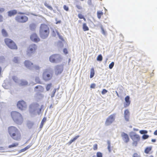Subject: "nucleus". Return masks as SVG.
Masks as SVG:
<instances>
[{
    "label": "nucleus",
    "instance_id": "5",
    "mask_svg": "<svg viewBox=\"0 0 157 157\" xmlns=\"http://www.w3.org/2000/svg\"><path fill=\"white\" fill-rule=\"evenodd\" d=\"M18 14L17 15L15 18V19L16 21L19 23H24L28 21V17L24 15V13L19 12Z\"/></svg>",
    "mask_w": 157,
    "mask_h": 157
},
{
    "label": "nucleus",
    "instance_id": "64",
    "mask_svg": "<svg viewBox=\"0 0 157 157\" xmlns=\"http://www.w3.org/2000/svg\"><path fill=\"white\" fill-rule=\"evenodd\" d=\"M107 122H108V118H107L106 120L105 124L106 125L107 124Z\"/></svg>",
    "mask_w": 157,
    "mask_h": 157
},
{
    "label": "nucleus",
    "instance_id": "37",
    "mask_svg": "<svg viewBox=\"0 0 157 157\" xmlns=\"http://www.w3.org/2000/svg\"><path fill=\"white\" fill-rule=\"evenodd\" d=\"M140 133L142 134H146L147 133V131L145 130H141L140 131Z\"/></svg>",
    "mask_w": 157,
    "mask_h": 157
},
{
    "label": "nucleus",
    "instance_id": "61",
    "mask_svg": "<svg viewBox=\"0 0 157 157\" xmlns=\"http://www.w3.org/2000/svg\"><path fill=\"white\" fill-rule=\"evenodd\" d=\"M101 29H102V33L103 34H105V33L104 30V29L102 28H101Z\"/></svg>",
    "mask_w": 157,
    "mask_h": 157
},
{
    "label": "nucleus",
    "instance_id": "23",
    "mask_svg": "<svg viewBox=\"0 0 157 157\" xmlns=\"http://www.w3.org/2000/svg\"><path fill=\"white\" fill-rule=\"evenodd\" d=\"M19 84L21 86H25L27 85L28 83L25 80H21L19 81Z\"/></svg>",
    "mask_w": 157,
    "mask_h": 157
},
{
    "label": "nucleus",
    "instance_id": "44",
    "mask_svg": "<svg viewBox=\"0 0 157 157\" xmlns=\"http://www.w3.org/2000/svg\"><path fill=\"white\" fill-rule=\"evenodd\" d=\"M97 144H94L93 145V149L94 150H97Z\"/></svg>",
    "mask_w": 157,
    "mask_h": 157
},
{
    "label": "nucleus",
    "instance_id": "54",
    "mask_svg": "<svg viewBox=\"0 0 157 157\" xmlns=\"http://www.w3.org/2000/svg\"><path fill=\"white\" fill-rule=\"evenodd\" d=\"M63 52L65 54H67V50L66 48H64L63 49Z\"/></svg>",
    "mask_w": 157,
    "mask_h": 157
},
{
    "label": "nucleus",
    "instance_id": "4",
    "mask_svg": "<svg viewBox=\"0 0 157 157\" xmlns=\"http://www.w3.org/2000/svg\"><path fill=\"white\" fill-rule=\"evenodd\" d=\"M53 74V70L49 68L44 70L43 74V78L45 81L50 80L52 78Z\"/></svg>",
    "mask_w": 157,
    "mask_h": 157
},
{
    "label": "nucleus",
    "instance_id": "28",
    "mask_svg": "<svg viewBox=\"0 0 157 157\" xmlns=\"http://www.w3.org/2000/svg\"><path fill=\"white\" fill-rule=\"evenodd\" d=\"M94 74V69L93 68H92L90 69V78H93Z\"/></svg>",
    "mask_w": 157,
    "mask_h": 157
},
{
    "label": "nucleus",
    "instance_id": "36",
    "mask_svg": "<svg viewBox=\"0 0 157 157\" xmlns=\"http://www.w3.org/2000/svg\"><path fill=\"white\" fill-rule=\"evenodd\" d=\"M102 56L101 55H98L97 57V60L98 61H101L102 60Z\"/></svg>",
    "mask_w": 157,
    "mask_h": 157
},
{
    "label": "nucleus",
    "instance_id": "7",
    "mask_svg": "<svg viewBox=\"0 0 157 157\" xmlns=\"http://www.w3.org/2000/svg\"><path fill=\"white\" fill-rule=\"evenodd\" d=\"M130 136L131 138L133 141V145L135 146H136L138 142L140 140V137L139 135L134 132H132L130 133Z\"/></svg>",
    "mask_w": 157,
    "mask_h": 157
},
{
    "label": "nucleus",
    "instance_id": "52",
    "mask_svg": "<svg viewBox=\"0 0 157 157\" xmlns=\"http://www.w3.org/2000/svg\"><path fill=\"white\" fill-rule=\"evenodd\" d=\"M76 7L79 10H81L82 9V7L79 5H76Z\"/></svg>",
    "mask_w": 157,
    "mask_h": 157
},
{
    "label": "nucleus",
    "instance_id": "48",
    "mask_svg": "<svg viewBox=\"0 0 157 157\" xmlns=\"http://www.w3.org/2000/svg\"><path fill=\"white\" fill-rule=\"evenodd\" d=\"M95 86L96 85L95 84H91L90 87L91 88L94 89L95 88Z\"/></svg>",
    "mask_w": 157,
    "mask_h": 157
},
{
    "label": "nucleus",
    "instance_id": "1",
    "mask_svg": "<svg viewBox=\"0 0 157 157\" xmlns=\"http://www.w3.org/2000/svg\"><path fill=\"white\" fill-rule=\"evenodd\" d=\"M43 106V105H40L36 103H32L29 106V112L32 116L36 114H40Z\"/></svg>",
    "mask_w": 157,
    "mask_h": 157
},
{
    "label": "nucleus",
    "instance_id": "49",
    "mask_svg": "<svg viewBox=\"0 0 157 157\" xmlns=\"http://www.w3.org/2000/svg\"><path fill=\"white\" fill-rule=\"evenodd\" d=\"M107 92V90H105V89H103L102 92H101V93L102 94H105V93H106Z\"/></svg>",
    "mask_w": 157,
    "mask_h": 157
},
{
    "label": "nucleus",
    "instance_id": "27",
    "mask_svg": "<svg viewBox=\"0 0 157 157\" xmlns=\"http://www.w3.org/2000/svg\"><path fill=\"white\" fill-rule=\"evenodd\" d=\"M82 29L84 31H86L89 30V28L87 26L86 23H84L83 24Z\"/></svg>",
    "mask_w": 157,
    "mask_h": 157
},
{
    "label": "nucleus",
    "instance_id": "55",
    "mask_svg": "<svg viewBox=\"0 0 157 157\" xmlns=\"http://www.w3.org/2000/svg\"><path fill=\"white\" fill-rule=\"evenodd\" d=\"M31 146V145H29L28 146H27V147H25V149L26 150H27Z\"/></svg>",
    "mask_w": 157,
    "mask_h": 157
},
{
    "label": "nucleus",
    "instance_id": "18",
    "mask_svg": "<svg viewBox=\"0 0 157 157\" xmlns=\"http://www.w3.org/2000/svg\"><path fill=\"white\" fill-rule=\"evenodd\" d=\"M13 41L10 39L8 38H5L4 40V41L6 45L9 48H12V46H11L10 45Z\"/></svg>",
    "mask_w": 157,
    "mask_h": 157
},
{
    "label": "nucleus",
    "instance_id": "2",
    "mask_svg": "<svg viewBox=\"0 0 157 157\" xmlns=\"http://www.w3.org/2000/svg\"><path fill=\"white\" fill-rule=\"evenodd\" d=\"M11 114L12 118L16 123L21 124L22 123L23 118L20 113L17 111H13Z\"/></svg>",
    "mask_w": 157,
    "mask_h": 157
},
{
    "label": "nucleus",
    "instance_id": "56",
    "mask_svg": "<svg viewBox=\"0 0 157 157\" xmlns=\"http://www.w3.org/2000/svg\"><path fill=\"white\" fill-rule=\"evenodd\" d=\"M26 151V150L25 149V148H24L23 149H22L20 150V152H23Z\"/></svg>",
    "mask_w": 157,
    "mask_h": 157
},
{
    "label": "nucleus",
    "instance_id": "40",
    "mask_svg": "<svg viewBox=\"0 0 157 157\" xmlns=\"http://www.w3.org/2000/svg\"><path fill=\"white\" fill-rule=\"evenodd\" d=\"M56 89H54V90L53 91L52 93V94L51 96V98H53V97L54 96L55 94V93L56 92Z\"/></svg>",
    "mask_w": 157,
    "mask_h": 157
},
{
    "label": "nucleus",
    "instance_id": "13",
    "mask_svg": "<svg viewBox=\"0 0 157 157\" xmlns=\"http://www.w3.org/2000/svg\"><path fill=\"white\" fill-rule=\"evenodd\" d=\"M25 66L30 70L33 69V63L32 62L29 60H25L24 62Z\"/></svg>",
    "mask_w": 157,
    "mask_h": 157
},
{
    "label": "nucleus",
    "instance_id": "62",
    "mask_svg": "<svg viewBox=\"0 0 157 157\" xmlns=\"http://www.w3.org/2000/svg\"><path fill=\"white\" fill-rule=\"evenodd\" d=\"M1 59H4V58L3 57H0V62H2V61L1 60Z\"/></svg>",
    "mask_w": 157,
    "mask_h": 157
},
{
    "label": "nucleus",
    "instance_id": "38",
    "mask_svg": "<svg viewBox=\"0 0 157 157\" xmlns=\"http://www.w3.org/2000/svg\"><path fill=\"white\" fill-rule=\"evenodd\" d=\"M102 154L101 153L98 152L97 153V157H102Z\"/></svg>",
    "mask_w": 157,
    "mask_h": 157
},
{
    "label": "nucleus",
    "instance_id": "33",
    "mask_svg": "<svg viewBox=\"0 0 157 157\" xmlns=\"http://www.w3.org/2000/svg\"><path fill=\"white\" fill-rule=\"evenodd\" d=\"M13 79L14 81L16 82L17 83H19V81L20 80H18V78L16 76H13Z\"/></svg>",
    "mask_w": 157,
    "mask_h": 157
},
{
    "label": "nucleus",
    "instance_id": "15",
    "mask_svg": "<svg viewBox=\"0 0 157 157\" xmlns=\"http://www.w3.org/2000/svg\"><path fill=\"white\" fill-rule=\"evenodd\" d=\"M121 136L123 140L125 143H127L129 142V138L128 134L124 132H123L121 134Z\"/></svg>",
    "mask_w": 157,
    "mask_h": 157
},
{
    "label": "nucleus",
    "instance_id": "47",
    "mask_svg": "<svg viewBox=\"0 0 157 157\" xmlns=\"http://www.w3.org/2000/svg\"><path fill=\"white\" fill-rule=\"evenodd\" d=\"M63 8L65 10H66L67 11L68 10L69 8H68V7L67 6L65 5H64Z\"/></svg>",
    "mask_w": 157,
    "mask_h": 157
},
{
    "label": "nucleus",
    "instance_id": "8",
    "mask_svg": "<svg viewBox=\"0 0 157 157\" xmlns=\"http://www.w3.org/2000/svg\"><path fill=\"white\" fill-rule=\"evenodd\" d=\"M61 59L60 55L59 54H54L51 56L49 57L50 61L53 63L59 62Z\"/></svg>",
    "mask_w": 157,
    "mask_h": 157
},
{
    "label": "nucleus",
    "instance_id": "41",
    "mask_svg": "<svg viewBox=\"0 0 157 157\" xmlns=\"http://www.w3.org/2000/svg\"><path fill=\"white\" fill-rule=\"evenodd\" d=\"M149 137V136L147 135H144L142 136V138L143 139L145 140L148 138Z\"/></svg>",
    "mask_w": 157,
    "mask_h": 157
},
{
    "label": "nucleus",
    "instance_id": "11",
    "mask_svg": "<svg viewBox=\"0 0 157 157\" xmlns=\"http://www.w3.org/2000/svg\"><path fill=\"white\" fill-rule=\"evenodd\" d=\"M63 70V67L62 65L57 66L55 67V74L58 75L60 74Z\"/></svg>",
    "mask_w": 157,
    "mask_h": 157
},
{
    "label": "nucleus",
    "instance_id": "35",
    "mask_svg": "<svg viewBox=\"0 0 157 157\" xmlns=\"http://www.w3.org/2000/svg\"><path fill=\"white\" fill-rule=\"evenodd\" d=\"M52 87V84L50 83L47 85L46 87V89L47 91H48Z\"/></svg>",
    "mask_w": 157,
    "mask_h": 157
},
{
    "label": "nucleus",
    "instance_id": "29",
    "mask_svg": "<svg viewBox=\"0 0 157 157\" xmlns=\"http://www.w3.org/2000/svg\"><path fill=\"white\" fill-rule=\"evenodd\" d=\"M44 5L50 10H53V8L51 6L48 5V4L46 2H44Z\"/></svg>",
    "mask_w": 157,
    "mask_h": 157
},
{
    "label": "nucleus",
    "instance_id": "31",
    "mask_svg": "<svg viewBox=\"0 0 157 157\" xmlns=\"http://www.w3.org/2000/svg\"><path fill=\"white\" fill-rule=\"evenodd\" d=\"M103 14V12L101 11H98L97 12V16L98 18L100 19L101 17V16Z\"/></svg>",
    "mask_w": 157,
    "mask_h": 157
},
{
    "label": "nucleus",
    "instance_id": "30",
    "mask_svg": "<svg viewBox=\"0 0 157 157\" xmlns=\"http://www.w3.org/2000/svg\"><path fill=\"white\" fill-rule=\"evenodd\" d=\"M46 118H43V120H42V121H41V124H40V128H41L43 127L44 123L46 122Z\"/></svg>",
    "mask_w": 157,
    "mask_h": 157
},
{
    "label": "nucleus",
    "instance_id": "53",
    "mask_svg": "<svg viewBox=\"0 0 157 157\" xmlns=\"http://www.w3.org/2000/svg\"><path fill=\"white\" fill-rule=\"evenodd\" d=\"M3 21V17L0 14V22H2Z\"/></svg>",
    "mask_w": 157,
    "mask_h": 157
},
{
    "label": "nucleus",
    "instance_id": "26",
    "mask_svg": "<svg viewBox=\"0 0 157 157\" xmlns=\"http://www.w3.org/2000/svg\"><path fill=\"white\" fill-rule=\"evenodd\" d=\"M34 123L33 122L29 121L27 123V126L29 129L31 128L33 126Z\"/></svg>",
    "mask_w": 157,
    "mask_h": 157
},
{
    "label": "nucleus",
    "instance_id": "17",
    "mask_svg": "<svg viewBox=\"0 0 157 157\" xmlns=\"http://www.w3.org/2000/svg\"><path fill=\"white\" fill-rule=\"evenodd\" d=\"M44 88L41 86H36L34 88V91L36 92H42L44 90Z\"/></svg>",
    "mask_w": 157,
    "mask_h": 157
},
{
    "label": "nucleus",
    "instance_id": "46",
    "mask_svg": "<svg viewBox=\"0 0 157 157\" xmlns=\"http://www.w3.org/2000/svg\"><path fill=\"white\" fill-rule=\"evenodd\" d=\"M35 81L36 83H39L40 82V79L38 77H36L35 78Z\"/></svg>",
    "mask_w": 157,
    "mask_h": 157
},
{
    "label": "nucleus",
    "instance_id": "32",
    "mask_svg": "<svg viewBox=\"0 0 157 157\" xmlns=\"http://www.w3.org/2000/svg\"><path fill=\"white\" fill-rule=\"evenodd\" d=\"M33 69H31V70H39L40 69V67L38 65H33Z\"/></svg>",
    "mask_w": 157,
    "mask_h": 157
},
{
    "label": "nucleus",
    "instance_id": "14",
    "mask_svg": "<svg viewBox=\"0 0 157 157\" xmlns=\"http://www.w3.org/2000/svg\"><path fill=\"white\" fill-rule=\"evenodd\" d=\"M31 40L34 42H37L40 41V38L35 33H33L30 36Z\"/></svg>",
    "mask_w": 157,
    "mask_h": 157
},
{
    "label": "nucleus",
    "instance_id": "12",
    "mask_svg": "<svg viewBox=\"0 0 157 157\" xmlns=\"http://www.w3.org/2000/svg\"><path fill=\"white\" fill-rule=\"evenodd\" d=\"M11 137L16 140H19L21 138V134L20 131L19 130Z\"/></svg>",
    "mask_w": 157,
    "mask_h": 157
},
{
    "label": "nucleus",
    "instance_id": "51",
    "mask_svg": "<svg viewBox=\"0 0 157 157\" xmlns=\"http://www.w3.org/2000/svg\"><path fill=\"white\" fill-rule=\"evenodd\" d=\"M5 9L3 8H0V13H2L4 11Z\"/></svg>",
    "mask_w": 157,
    "mask_h": 157
},
{
    "label": "nucleus",
    "instance_id": "6",
    "mask_svg": "<svg viewBox=\"0 0 157 157\" xmlns=\"http://www.w3.org/2000/svg\"><path fill=\"white\" fill-rule=\"evenodd\" d=\"M37 48V46L35 44H30L27 50V55L29 56H32L35 53Z\"/></svg>",
    "mask_w": 157,
    "mask_h": 157
},
{
    "label": "nucleus",
    "instance_id": "22",
    "mask_svg": "<svg viewBox=\"0 0 157 157\" xmlns=\"http://www.w3.org/2000/svg\"><path fill=\"white\" fill-rule=\"evenodd\" d=\"M2 35L4 37H6L8 36V33L4 29H2L1 31Z\"/></svg>",
    "mask_w": 157,
    "mask_h": 157
},
{
    "label": "nucleus",
    "instance_id": "50",
    "mask_svg": "<svg viewBox=\"0 0 157 157\" xmlns=\"http://www.w3.org/2000/svg\"><path fill=\"white\" fill-rule=\"evenodd\" d=\"M78 17L80 19H82L84 17L83 15L81 14H78Z\"/></svg>",
    "mask_w": 157,
    "mask_h": 157
},
{
    "label": "nucleus",
    "instance_id": "43",
    "mask_svg": "<svg viewBox=\"0 0 157 157\" xmlns=\"http://www.w3.org/2000/svg\"><path fill=\"white\" fill-rule=\"evenodd\" d=\"M13 60L14 63H17L18 62V60L17 57H14Z\"/></svg>",
    "mask_w": 157,
    "mask_h": 157
},
{
    "label": "nucleus",
    "instance_id": "42",
    "mask_svg": "<svg viewBox=\"0 0 157 157\" xmlns=\"http://www.w3.org/2000/svg\"><path fill=\"white\" fill-rule=\"evenodd\" d=\"M79 137V136L78 135L75 136L73 139H71V140L73 142L75 141V140H76Z\"/></svg>",
    "mask_w": 157,
    "mask_h": 157
},
{
    "label": "nucleus",
    "instance_id": "34",
    "mask_svg": "<svg viewBox=\"0 0 157 157\" xmlns=\"http://www.w3.org/2000/svg\"><path fill=\"white\" fill-rule=\"evenodd\" d=\"M18 145L17 143H15L9 146V148L13 147H16Z\"/></svg>",
    "mask_w": 157,
    "mask_h": 157
},
{
    "label": "nucleus",
    "instance_id": "57",
    "mask_svg": "<svg viewBox=\"0 0 157 157\" xmlns=\"http://www.w3.org/2000/svg\"><path fill=\"white\" fill-rule=\"evenodd\" d=\"M87 3L89 5H90L91 4V0H89L87 2Z\"/></svg>",
    "mask_w": 157,
    "mask_h": 157
},
{
    "label": "nucleus",
    "instance_id": "58",
    "mask_svg": "<svg viewBox=\"0 0 157 157\" xmlns=\"http://www.w3.org/2000/svg\"><path fill=\"white\" fill-rule=\"evenodd\" d=\"M5 149V148L3 147H0V151L4 150Z\"/></svg>",
    "mask_w": 157,
    "mask_h": 157
},
{
    "label": "nucleus",
    "instance_id": "24",
    "mask_svg": "<svg viewBox=\"0 0 157 157\" xmlns=\"http://www.w3.org/2000/svg\"><path fill=\"white\" fill-rule=\"evenodd\" d=\"M10 45L12 47V48H10L12 49H17V47L13 41L10 44Z\"/></svg>",
    "mask_w": 157,
    "mask_h": 157
},
{
    "label": "nucleus",
    "instance_id": "9",
    "mask_svg": "<svg viewBox=\"0 0 157 157\" xmlns=\"http://www.w3.org/2000/svg\"><path fill=\"white\" fill-rule=\"evenodd\" d=\"M17 106L19 109L22 110H25L27 108L26 103L23 100L18 101Z\"/></svg>",
    "mask_w": 157,
    "mask_h": 157
},
{
    "label": "nucleus",
    "instance_id": "45",
    "mask_svg": "<svg viewBox=\"0 0 157 157\" xmlns=\"http://www.w3.org/2000/svg\"><path fill=\"white\" fill-rule=\"evenodd\" d=\"M133 157H140V156L137 153H134L133 155Z\"/></svg>",
    "mask_w": 157,
    "mask_h": 157
},
{
    "label": "nucleus",
    "instance_id": "20",
    "mask_svg": "<svg viewBox=\"0 0 157 157\" xmlns=\"http://www.w3.org/2000/svg\"><path fill=\"white\" fill-rule=\"evenodd\" d=\"M17 12L16 10H10L8 12V16L11 17L17 14Z\"/></svg>",
    "mask_w": 157,
    "mask_h": 157
},
{
    "label": "nucleus",
    "instance_id": "25",
    "mask_svg": "<svg viewBox=\"0 0 157 157\" xmlns=\"http://www.w3.org/2000/svg\"><path fill=\"white\" fill-rule=\"evenodd\" d=\"M152 147L151 146L148 147L146 148L144 150V152L146 154L149 153L150 151L152 149Z\"/></svg>",
    "mask_w": 157,
    "mask_h": 157
},
{
    "label": "nucleus",
    "instance_id": "19",
    "mask_svg": "<svg viewBox=\"0 0 157 157\" xmlns=\"http://www.w3.org/2000/svg\"><path fill=\"white\" fill-rule=\"evenodd\" d=\"M129 110L128 109H126L124 112V117L125 120L127 121L129 120Z\"/></svg>",
    "mask_w": 157,
    "mask_h": 157
},
{
    "label": "nucleus",
    "instance_id": "60",
    "mask_svg": "<svg viewBox=\"0 0 157 157\" xmlns=\"http://www.w3.org/2000/svg\"><path fill=\"white\" fill-rule=\"evenodd\" d=\"M154 134L155 135H157V130L154 132Z\"/></svg>",
    "mask_w": 157,
    "mask_h": 157
},
{
    "label": "nucleus",
    "instance_id": "63",
    "mask_svg": "<svg viewBox=\"0 0 157 157\" xmlns=\"http://www.w3.org/2000/svg\"><path fill=\"white\" fill-rule=\"evenodd\" d=\"M156 141V140L155 139H152L151 141L153 142H155Z\"/></svg>",
    "mask_w": 157,
    "mask_h": 157
},
{
    "label": "nucleus",
    "instance_id": "21",
    "mask_svg": "<svg viewBox=\"0 0 157 157\" xmlns=\"http://www.w3.org/2000/svg\"><path fill=\"white\" fill-rule=\"evenodd\" d=\"M115 115L114 114L110 116L109 117V124L112 123L115 120Z\"/></svg>",
    "mask_w": 157,
    "mask_h": 157
},
{
    "label": "nucleus",
    "instance_id": "59",
    "mask_svg": "<svg viewBox=\"0 0 157 157\" xmlns=\"http://www.w3.org/2000/svg\"><path fill=\"white\" fill-rule=\"evenodd\" d=\"M71 140L69 141V142L68 143L69 145H70L73 142Z\"/></svg>",
    "mask_w": 157,
    "mask_h": 157
},
{
    "label": "nucleus",
    "instance_id": "10",
    "mask_svg": "<svg viewBox=\"0 0 157 157\" xmlns=\"http://www.w3.org/2000/svg\"><path fill=\"white\" fill-rule=\"evenodd\" d=\"M18 131V129L14 126H11L8 128V132L10 136Z\"/></svg>",
    "mask_w": 157,
    "mask_h": 157
},
{
    "label": "nucleus",
    "instance_id": "3",
    "mask_svg": "<svg viewBox=\"0 0 157 157\" xmlns=\"http://www.w3.org/2000/svg\"><path fill=\"white\" fill-rule=\"evenodd\" d=\"M49 33V29L48 26L45 24H41L40 29V37L43 39H46L48 36Z\"/></svg>",
    "mask_w": 157,
    "mask_h": 157
},
{
    "label": "nucleus",
    "instance_id": "39",
    "mask_svg": "<svg viewBox=\"0 0 157 157\" xmlns=\"http://www.w3.org/2000/svg\"><path fill=\"white\" fill-rule=\"evenodd\" d=\"M114 63L112 62L109 65V67L110 69H111L112 68L114 65Z\"/></svg>",
    "mask_w": 157,
    "mask_h": 157
},
{
    "label": "nucleus",
    "instance_id": "16",
    "mask_svg": "<svg viewBox=\"0 0 157 157\" xmlns=\"http://www.w3.org/2000/svg\"><path fill=\"white\" fill-rule=\"evenodd\" d=\"M125 102L124 104V106L125 108L129 106L131 101L130 100V97L128 96H127L125 98Z\"/></svg>",
    "mask_w": 157,
    "mask_h": 157
}]
</instances>
